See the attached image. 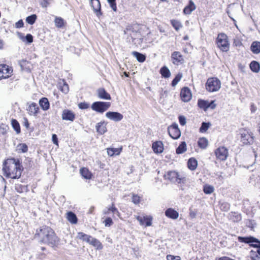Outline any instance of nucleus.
Here are the masks:
<instances>
[{"label": "nucleus", "mask_w": 260, "mask_h": 260, "mask_svg": "<svg viewBox=\"0 0 260 260\" xmlns=\"http://www.w3.org/2000/svg\"><path fill=\"white\" fill-rule=\"evenodd\" d=\"M232 215L233 216L232 220L234 222H238V221H240L242 219L241 214H239L238 213L233 212V213H232Z\"/></svg>", "instance_id": "603ef678"}, {"label": "nucleus", "mask_w": 260, "mask_h": 260, "mask_svg": "<svg viewBox=\"0 0 260 260\" xmlns=\"http://www.w3.org/2000/svg\"><path fill=\"white\" fill-rule=\"evenodd\" d=\"M39 104L41 108L45 111L48 110L50 108V103L47 98H42L39 100Z\"/></svg>", "instance_id": "7c9ffc66"}, {"label": "nucleus", "mask_w": 260, "mask_h": 260, "mask_svg": "<svg viewBox=\"0 0 260 260\" xmlns=\"http://www.w3.org/2000/svg\"><path fill=\"white\" fill-rule=\"evenodd\" d=\"M167 260H181V258L178 256H174L172 255H168L167 256Z\"/></svg>", "instance_id": "680f3d73"}, {"label": "nucleus", "mask_w": 260, "mask_h": 260, "mask_svg": "<svg viewBox=\"0 0 260 260\" xmlns=\"http://www.w3.org/2000/svg\"><path fill=\"white\" fill-rule=\"evenodd\" d=\"M61 118L63 120L73 122L76 118V114L71 110L64 109L62 111Z\"/></svg>", "instance_id": "ddd939ff"}, {"label": "nucleus", "mask_w": 260, "mask_h": 260, "mask_svg": "<svg viewBox=\"0 0 260 260\" xmlns=\"http://www.w3.org/2000/svg\"><path fill=\"white\" fill-rule=\"evenodd\" d=\"M106 125L104 121L98 122L95 126L96 132L101 135L105 134L107 131Z\"/></svg>", "instance_id": "393cba45"}, {"label": "nucleus", "mask_w": 260, "mask_h": 260, "mask_svg": "<svg viewBox=\"0 0 260 260\" xmlns=\"http://www.w3.org/2000/svg\"><path fill=\"white\" fill-rule=\"evenodd\" d=\"M12 67L4 63L0 64V80L8 79L13 74Z\"/></svg>", "instance_id": "0eeeda50"}, {"label": "nucleus", "mask_w": 260, "mask_h": 260, "mask_svg": "<svg viewBox=\"0 0 260 260\" xmlns=\"http://www.w3.org/2000/svg\"><path fill=\"white\" fill-rule=\"evenodd\" d=\"M211 123L203 122L202 123L201 126L200 127V132L201 133H205L206 132L208 129L209 128L210 126H211Z\"/></svg>", "instance_id": "a18cd8bd"}, {"label": "nucleus", "mask_w": 260, "mask_h": 260, "mask_svg": "<svg viewBox=\"0 0 260 260\" xmlns=\"http://www.w3.org/2000/svg\"><path fill=\"white\" fill-rule=\"evenodd\" d=\"M250 49H260V42L254 41L251 44Z\"/></svg>", "instance_id": "bf43d9fd"}, {"label": "nucleus", "mask_w": 260, "mask_h": 260, "mask_svg": "<svg viewBox=\"0 0 260 260\" xmlns=\"http://www.w3.org/2000/svg\"><path fill=\"white\" fill-rule=\"evenodd\" d=\"M152 149L155 153H160L162 152V142L156 141L152 144Z\"/></svg>", "instance_id": "cd10ccee"}, {"label": "nucleus", "mask_w": 260, "mask_h": 260, "mask_svg": "<svg viewBox=\"0 0 260 260\" xmlns=\"http://www.w3.org/2000/svg\"><path fill=\"white\" fill-rule=\"evenodd\" d=\"M17 148L19 152L25 153L28 151V147L25 143L19 144L17 146Z\"/></svg>", "instance_id": "8fccbe9b"}, {"label": "nucleus", "mask_w": 260, "mask_h": 260, "mask_svg": "<svg viewBox=\"0 0 260 260\" xmlns=\"http://www.w3.org/2000/svg\"><path fill=\"white\" fill-rule=\"evenodd\" d=\"M164 178L169 179L172 182H177L178 184H185L186 182V178L180 175L178 172L175 171L168 172L167 175H164Z\"/></svg>", "instance_id": "20e7f679"}, {"label": "nucleus", "mask_w": 260, "mask_h": 260, "mask_svg": "<svg viewBox=\"0 0 260 260\" xmlns=\"http://www.w3.org/2000/svg\"><path fill=\"white\" fill-rule=\"evenodd\" d=\"M35 237L40 239V242L47 244L53 248L57 247L59 243V238L54 231L50 226L43 225L36 230Z\"/></svg>", "instance_id": "f03ea898"}, {"label": "nucleus", "mask_w": 260, "mask_h": 260, "mask_svg": "<svg viewBox=\"0 0 260 260\" xmlns=\"http://www.w3.org/2000/svg\"><path fill=\"white\" fill-rule=\"evenodd\" d=\"M250 257L251 260H260V257L258 255V253L257 252V250L254 251L251 250L249 252Z\"/></svg>", "instance_id": "09e8293b"}, {"label": "nucleus", "mask_w": 260, "mask_h": 260, "mask_svg": "<svg viewBox=\"0 0 260 260\" xmlns=\"http://www.w3.org/2000/svg\"><path fill=\"white\" fill-rule=\"evenodd\" d=\"M81 176L85 179L91 180L93 177L92 172L86 167H82L79 170Z\"/></svg>", "instance_id": "dca6fc26"}, {"label": "nucleus", "mask_w": 260, "mask_h": 260, "mask_svg": "<svg viewBox=\"0 0 260 260\" xmlns=\"http://www.w3.org/2000/svg\"><path fill=\"white\" fill-rule=\"evenodd\" d=\"M37 19V16L36 14H32L30 16H27L26 18V22L30 25L34 24Z\"/></svg>", "instance_id": "79ce46f5"}, {"label": "nucleus", "mask_w": 260, "mask_h": 260, "mask_svg": "<svg viewBox=\"0 0 260 260\" xmlns=\"http://www.w3.org/2000/svg\"><path fill=\"white\" fill-rule=\"evenodd\" d=\"M92 236L90 235H87L83 232H78L77 235V238L79 240H81L83 241H85L88 243H89L90 241Z\"/></svg>", "instance_id": "2f4dec72"}, {"label": "nucleus", "mask_w": 260, "mask_h": 260, "mask_svg": "<svg viewBox=\"0 0 260 260\" xmlns=\"http://www.w3.org/2000/svg\"><path fill=\"white\" fill-rule=\"evenodd\" d=\"M50 0H42L40 4L42 7L46 8L50 3Z\"/></svg>", "instance_id": "e2e57ef3"}, {"label": "nucleus", "mask_w": 260, "mask_h": 260, "mask_svg": "<svg viewBox=\"0 0 260 260\" xmlns=\"http://www.w3.org/2000/svg\"><path fill=\"white\" fill-rule=\"evenodd\" d=\"M78 106L80 109L85 110L90 108V104L87 102H83L79 103Z\"/></svg>", "instance_id": "3c124183"}, {"label": "nucleus", "mask_w": 260, "mask_h": 260, "mask_svg": "<svg viewBox=\"0 0 260 260\" xmlns=\"http://www.w3.org/2000/svg\"><path fill=\"white\" fill-rule=\"evenodd\" d=\"M108 3L109 4L110 7L114 11H117V7L116 4V0H107Z\"/></svg>", "instance_id": "6e6d98bb"}, {"label": "nucleus", "mask_w": 260, "mask_h": 260, "mask_svg": "<svg viewBox=\"0 0 260 260\" xmlns=\"http://www.w3.org/2000/svg\"><path fill=\"white\" fill-rule=\"evenodd\" d=\"M24 23L22 19H20L18 20L16 23H15V27L16 28H21L23 27Z\"/></svg>", "instance_id": "0e129e2a"}, {"label": "nucleus", "mask_w": 260, "mask_h": 260, "mask_svg": "<svg viewBox=\"0 0 260 260\" xmlns=\"http://www.w3.org/2000/svg\"><path fill=\"white\" fill-rule=\"evenodd\" d=\"M168 132L169 136L174 140L178 139L181 136V131L176 123L168 127Z\"/></svg>", "instance_id": "6e6552de"}, {"label": "nucleus", "mask_w": 260, "mask_h": 260, "mask_svg": "<svg viewBox=\"0 0 260 260\" xmlns=\"http://www.w3.org/2000/svg\"><path fill=\"white\" fill-rule=\"evenodd\" d=\"M215 154L217 159L224 161L228 156V150L225 147H219L216 149Z\"/></svg>", "instance_id": "9b49d317"}, {"label": "nucleus", "mask_w": 260, "mask_h": 260, "mask_svg": "<svg viewBox=\"0 0 260 260\" xmlns=\"http://www.w3.org/2000/svg\"><path fill=\"white\" fill-rule=\"evenodd\" d=\"M106 116L110 120L115 121H120L123 117V115L119 112L111 111L107 112Z\"/></svg>", "instance_id": "4468645a"}, {"label": "nucleus", "mask_w": 260, "mask_h": 260, "mask_svg": "<svg viewBox=\"0 0 260 260\" xmlns=\"http://www.w3.org/2000/svg\"><path fill=\"white\" fill-rule=\"evenodd\" d=\"M54 23L56 27L60 28H62L66 24L64 19L60 17H55Z\"/></svg>", "instance_id": "ea45409f"}, {"label": "nucleus", "mask_w": 260, "mask_h": 260, "mask_svg": "<svg viewBox=\"0 0 260 260\" xmlns=\"http://www.w3.org/2000/svg\"><path fill=\"white\" fill-rule=\"evenodd\" d=\"M98 96L101 99L110 100L111 99L110 94L104 88H100L97 91Z\"/></svg>", "instance_id": "412c9836"}, {"label": "nucleus", "mask_w": 260, "mask_h": 260, "mask_svg": "<svg viewBox=\"0 0 260 260\" xmlns=\"http://www.w3.org/2000/svg\"><path fill=\"white\" fill-rule=\"evenodd\" d=\"M172 59L174 64H178L179 63H183L184 59L182 55L179 52H174L172 54Z\"/></svg>", "instance_id": "5701e85b"}, {"label": "nucleus", "mask_w": 260, "mask_h": 260, "mask_svg": "<svg viewBox=\"0 0 260 260\" xmlns=\"http://www.w3.org/2000/svg\"><path fill=\"white\" fill-rule=\"evenodd\" d=\"M136 219L139 222L141 225L145 227L150 226L152 225V217L150 215L137 216Z\"/></svg>", "instance_id": "9d476101"}, {"label": "nucleus", "mask_w": 260, "mask_h": 260, "mask_svg": "<svg viewBox=\"0 0 260 260\" xmlns=\"http://www.w3.org/2000/svg\"><path fill=\"white\" fill-rule=\"evenodd\" d=\"M198 105L204 111H206L209 108V102L206 100L199 99L198 101Z\"/></svg>", "instance_id": "e433bc0d"}, {"label": "nucleus", "mask_w": 260, "mask_h": 260, "mask_svg": "<svg viewBox=\"0 0 260 260\" xmlns=\"http://www.w3.org/2000/svg\"><path fill=\"white\" fill-rule=\"evenodd\" d=\"M196 9V6L192 0H189L187 6L184 8L183 12L186 15H189Z\"/></svg>", "instance_id": "4be33fe9"}, {"label": "nucleus", "mask_w": 260, "mask_h": 260, "mask_svg": "<svg viewBox=\"0 0 260 260\" xmlns=\"http://www.w3.org/2000/svg\"><path fill=\"white\" fill-rule=\"evenodd\" d=\"M233 46L239 48H245L246 45L242 42L240 37L236 36L233 40Z\"/></svg>", "instance_id": "c9c22d12"}, {"label": "nucleus", "mask_w": 260, "mask_h": 260, "mask_svg": "<svg viewBox=\"0 0 260 260\" xmlns=\"http://www.w3.org/2000/svg\"><path fill=\"white\" fill-rule=\"evenodd\" d=\"M165 215L172 219H177L179 217V213L174 209L169 208L165 211Z\"/></svg>", "instance_id": "6ab92c4d"}, {"label": "nucleus", "mask_w": 260, "mask_h": 260, "mask_svg": "<svg viewBox=\"0 0 260 260\" xmlns=\"http://www.w3.org/2000/svg\"><path fill=\"white\" fill-rule=\"evenodd\" d=\"M23 41L27 43H31L33 42V36L31 34H28L23 39Z\"/></svg>", "instance_id": "4d7b16f0"}, {"label": "nucleus", "mask_w": 260, "mask_h": 260, "mask_svg": "<svg viewBox=\"0 0 260 260\" xmlns=\"http://www.w3.org/2000/svg\"><path fill=\"white\" fill-rule=\"evenodd\" d=\"M112 213L113 214H116L118 215V216H120V213L118 210L117 208L116 207L114 203H112L110 206H109L107 210L104 212V214L105 215H108L110 213Z\"/></svg>", "instance_id": "a878e982"}, {"label": "nucleus", "mask_w": 260, "mask_h": 260, "mask_svg": "<svg viewBox=\"0 0 260 260\" xmlns=\"http://www.w3.org/2000/svg\"><path fill=\"white\" fill-rule=\"evenodd\" d=\"M19 64L21 70L26 72H30L33 68L32 63L30 61L25 59H22L19 61Z\"/></svg>", "instance_id": "a211bd4d"}, {"label": "nucleus", "mask_w": 260, "mask_h": 260, "mask_svg": "<svg viewBox=\"0 0 260 260\" xmlns=\"http://www.w3.org/2000/svg\"><path fill=\"white\" fill-rule=\"evenodd\" d=\"M142 196H140L135 193H132V202L136 205H138L140 203L142 200Z\"/></svg>", "instance_id": "c03bdc74"}, {"label": "nucleus", "mask_w": 260, "mask_h": 260, "mask_svg": "<svg viewBox=\"0 0 260 260\" xmlns=\"http://www.w3.org/2000/svg\"><path fill=\"white\" fill-rule=\"evenodd\" d=\"M178 120H179V123L181 125L184 126L186 124V118L184 116H183V115L179 116Z\"/></svg>", "instance_id": "13d9d810"}, {"label": "nucleus", "mask_w": 260, "mask_h": 260, "mask_svg": "<svg viewBox=\"0 0 260 260\" xmlns=\"http://www.w3.org/2000/svg\"><path fill=\"white\" fill-rule=\"evenodd\" d=\"M58 89L63 93H67L69 91V87L68 84L64 81V80H62V82L59 83V87Z\"/></svg>", "instance_id": "f704fd0d"}, {"label": "nucleus", "mask_w": 260, "mask_h": 260, "mask_svg": "<svg viewBox=\"0 0 260 260\" xmlns=\"http://www.w3.org/2000/svg\"><path fill=\"white\" fill-rule=\"evenodd\" d=\"M214 101H211L210 102H209V108H210L211 109H214L216 105L214 103Z\"/></svg>", "instance_id": "69168bd1"}, {"label": "nucleus", "mask_w": 260, "mask_h": 260, "mask_svg": "<svg viewBox=\"0 0 260 260\" xmlns=\"http://www.w3.org/2000/svg\"><path fill=\"white\" fill-rule=\"evenodd\" d=\"M27 112L30 115H37L39 113V107L35 103L30 104L27 109Z\"/></svg>", "instance_id": "aec40b11"}, {"label": "nucleus", "mask_w": 260, "mask_h": 260, "mask_svg": "<svg viewBox=\"0 0 260 260\" xmlns=\"http://www.w3.org/2000/svg\"><path fill=\"white\" fill-rule=\"evenodd\" d=\"M214 187L210 185L206 184L203 187V191L205 194H211L214 191Z\"/></svg>", "instance_id": "37998d69"}, {"label": "nucleus", "mask_w": 260, "mask_h": 260, "mask_svg": "<svg viewBox=\"0 0 260 260\" xmlns=\"http://www.w3.org/2000/svg\"><path fill=\"white\" fill-rule=\"evenodd\" d=\"M11 125L13 129L15 131L17 134L21 132V128L18 121L15 119L11 120Z\"/></svg>", "instance_id": "58836bf2"}, {"label": "nucleus", "mask_w": 260, "mask_h": 260, "mask_svg": "<svg viewBox=\"0 0 260 260\" xmlns=\"http://www.w3.org/2000/svg\"><path fill=\"white\" fill-rule=\"evenodd\" d=\"M222 210L224 211H228L230 208L229 204L227 203L222 204L221 205Z\"/></svg>", "instance_id": "774afa93"}, {"label": "nucleus", "mask_w": 260, "mask_h": 260, "mask_svg": "<svg viewBox=\"0 0 260 260\" xmlns=\"http://www.w3.org/2000/svg\"><path fill=\"white\" fill-rule=\"evenodd\" d=\"M103 223L105 226L109 227L113 224V221L111 217H108L104 220Z\"/></svg>", "instance_id": "864d4df0"}, {"label": "nucleus", "mask_w": 260, "mask_h": 260, "mask_svg": "<svg viewBox=\"0 0 260 260\" xmlns=\"http://www.w3.org/2000/svg\"><path fill=\"white\" fill-rule=\"evenodd\" d=\"M171 23L176 30H178L180 28L182 27L181 22L179 20L175 19L172 20L171 21Z\"/></svg>", "instance_id": "de8ad7c7"}, {"label": "nucleus", "mask_w": 260, "mask_h": 260, "mask_svg": "<svg viewBox=\"0 0 260 260\" xmlns=\"http://www.w3.org/2000/svg\"><path fill=\"white\" fill-rule=\"evenodd\" d=\"M180 97L183 102H189L192 98L190 89L188 87H183L180 92Z\"/></svg>", "instance_id": "f8f14e48"}, {"label": "nucleus", "mask_w": 260, "mask_h": 260, "mask_svg": "<svg viewBox=\"0 0 260 260\" xmlns=\"http://www.w3.org/2000/svg\"><path fill=\"white\" fill-rule=\"evenodd\" d=\"M187 150L186 143L185 141H182L179 146L176 149V153L177 154H181Z\"/></svg>", "instance_id": "72a5a7b5"}, {"label": "nucleus", "mask_w": 260, "mask_h": 260, "mask_svg": "<svg viewBox=\"0 0 260 260\" xmlns=\"http://www.w3.org/2000/svg\"><path fill=\"white\" fill-rule=\"evenodd\" d=\"M66 217L68 221L71 224H76L78 223V218L76 215L72 211L67 212Z\"/></svg>", "instance_id": "b1692460"}, {"label": "nucleus", "mask_w": 260, "mask_h": 260, "mask_svg": "<svg viewBox=\"0 0 260 260\" xmlns=\"http://www.w3.org/2000/svg\"><path fill=\"white\" fill-rule=\"evenodd\" d=\"M111 104L109 102L97 101L92 103L91 108L94 111L99 113H103L111 107Z\"/></svg>", "instance_id": "39448f33"}, {"label": "nucleus", "mask_w": 260, "mask_h": 260, "mask_svg": "<svg viewBox=\"0 0 260 260\" xmlns=\"http://www.w3.org/2000/svg\"><path fill=\"white\" fill-rule=\"evenodd\" d=\"M171 76V72L169 69L165 66H164V78H168Z\"/></svg>", "instance_id": "5fc2aeb1"}, {"label": "nucleus", "mask_w": 260, "mask_h": 260, "mask_svg": "<svg viewBox=\"0 0 260 260\" xmlns=\"http://www.w3.org/2000/svg\"><path fill=\"white\" fill-rule=\"evenodd\" d=\"M182 77V74L181 73H179L178 74L176 75L175 78L173 79V81L171 83V85L173 87H175L177 83L179 82L181 79Z\"/></svg>", "instance_id": "49530a36"}, {"label": "nucleus", "mask_w": 260, "mask_h": 260, "mask_svg": "<svg viewBox=\"0 0 260 260\" xmlns=\"http://www.w3.org/2000/svg\"><path fill=\"white\" fill-rule=\"evenodd\" d=\"M90 5L97 16L102 15L101 3L99 0H91Z\"/></svg>", "instance_id": "2eb2a0df"}, {"label": "nucleus", "mask_w": 260, "mask_h": 260, "mask_svg": "<svg viewBox=\"0 0 260 260\" xmlns=\"http://www.w3.org/2000/svg\"><path fill=\"white\" fill-rule=\"evenodd\" d=\"M23 170V167L19 159L9 158L3 161L2 171L6 178L18 179L20 178Z\"/></svg>", "instance_id": "f257e3e1"}, {"label": "nucleus", "mask_w": 260, "mask_h": 260, "mask_svg": "<svg viewBox=\"0 0 260 260\" xmlns=\"http://www.w3.org/2000/svg\"><path fill=\"white\" fill-rule=\"evenodd\" d=\"M122 150V146L120 148H107V152L109 156H113L114 155H119Z\"/></svg>", "instance_id": "bb28decb"}, {"label": "nucleus", "mask_w": 260, "mask_h": 260, "mask_svg": "<svg viewBox=\"0 0 260 260\" xmlns=\"http://www.w3.org/2000/svg\"><path fill=\"white\" fill-rule=\"evenodd\" d=\"M48 252H47V253H44V252H40L37 255V258L38 259H41V260H43L45 258H46L47 257V254Z\"/></svg>", "instance_id": "052dcab7"}, {"label": "nucleus", "mask_w": 260, "mask_h": 260, "mask_svg": "<svg viewBox=\"0 0 260 260\" xmlns=\"http://www.w3.org/2000/svg\"><path fill=\"white\" fill-rule=\"evenodd\" d=\"M220 87V81L216 78H209L206 83V89L209 92L217 91Z\"/></svg>", "instance_id": "423d86ee"}, {"label": "nucleus", "mask_w": 260, "mask_h": 260, "mask_svg": "<svg viewBox=\"0 0 260 260\" xmlns=\"http://www.w3.org/2000/svg\"><path fill=\"white\" fill-rule=\"evenodd\" d=\"M145 29H147L146 26L137 23L127 25L124 30L126 41L135 45L141 44L145 35L143 32Z\"/></svg>", "instance_id": "7ed1b4c3"}, {"label": "nucleus", "mask_w": 260, "mask_h": 260, "mask_svg": "<svg viewBox=\"0 0 260 260\" xmlns=\"http://www.w3.org/2000/svg\"><path fill=\"white\" fill-rule=\"evenodd\" d=\"M216 43L219 48H229L230 46L228 37L224 33H220L218 35Z\"/></svg>", "instance_id": "1a4fd4ad"}, {"label": "nucleus", "mask_w": 260, "mask_h": 260, "mask_svg": "<svg viewBox=\"0 0 260 260\" xmlns=\"http://www.w3.org/2000/svg\"><path fill=\"white\" fill-rule=\"evenodd\" d=\"M241 141L244 145H250L253 142V138L248 133H241Z\"/></svg>", "instance_id": "f3484780"}, {"label": "nucleus", "mask_w": 260, "mask_h": 260, "mask_svg": "<svg viewBox=\"0 0 260 260\" xmlns=\"http://www.w3.org/2000/svg\"><path fill=\"white\" fill-rule=\"evenodd\" d=\"M198 144L200 148L205 149L208 144V140L204 137L200 138L198 141Z\"/></svg>", "instance_id": "a19ab883"}, {"label": "nucleus", "mask_w": 260, "mask_h": 260, "mask_svg": "<svg viewBox=\"0 0 260 260\" xmlns=\"http://www.w3.org/2000/svg\"><path fill=\"white\" fill-rule=\"evenodd\" d=\"M198 166V161L194 157H191L187 161V167L191 171L195 170Z\"/></svg>", "instance_id": "c756f323"}, {"label": "nucleus", "mask_w": 260, "mask_h": 260, "mask_svg": "<svg viewBox=\"0 0 260 260\" xmlns=\"http://www.w3.org/2000/svg\"><path fill=\"white\" fill-rule=\"evenodd\" d=\"M24 189V186L22 185H18L16 186V189L18 192H22Z\"/></svg>", "instance_id": "338daca9"}, {"label": "nucleus", "mask_w": 260, "mask_h": 260, "mask_svg": "<svg viewBox=\"0 0 260 260\" xmlns=\"http://www.w3.org/2000/svg\"><path fill=\"white\" fill-rule=\"evenodd\" d=\"M132 53L137 58L139 62H143L145 61L146 56L145 54L137 51H133Z\"/></svg>", "instance_id": "4c0bfd02"}, {"label": "nucleus", "mask_w": 260, "mask_h": 260, "mask_svg": "<svg viewBox=\"0 0 260 260\" xmlns=\"http://www.w3.org/2000/svg\"><path fill=\"white\" fill-rule=\"evenodd\" d=\"M89 244L95 247L96 250H102L103 248L102 243L95 238L92 237Z\"/></svg>", "instance_id": "c85d7f7f"}, {"label": "nucleus", "mask_w": 260, "mask_h": 260, "mask_svg": "<svg viewBox=\"0 0 260 260\" xmlns=\"http://www.w3.org/2000/svg\"><path fill=\"white\" fill-rule=\"evenodd\" d=\"M249 68L252 72L257 73L260 71V64L258 61L253 60L250 62Z\"/></svg>", "instance_id": "473e14b6"}]
</instances>
